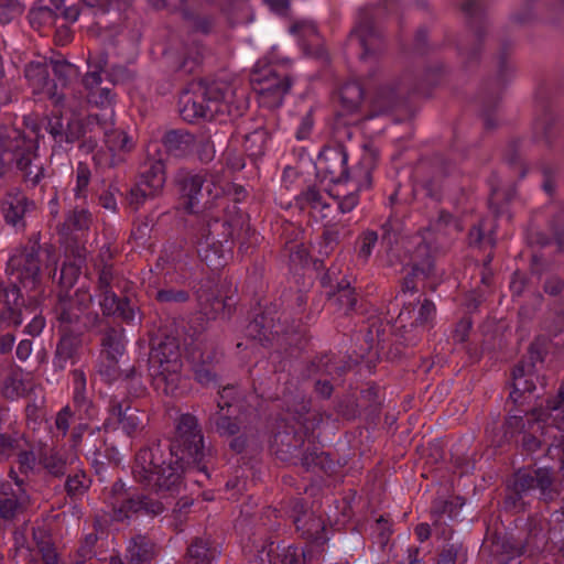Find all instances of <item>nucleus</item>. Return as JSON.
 <instances>
[{
  "instance_id": "nucleus-48",
  "label": "nucleus",
  "mask_w": 564,
  "mask_h": 564,
  "mask_svg": "<svg viewBox=\"0 0 564 564\" xmlns=\"http://www.w3.org/2000/svg\"><path fill=\"white\" fill-rule=\"evenodd\" d=\"M101 135L99 113H90L86 117L85 135L80 137L78 149L85 153H93L97 145L98 139Z\"/></svg>"
},
{
  "instance_id": "nucleus-22",
  "label": "nucleus",
  "mask_w": 564,
  "mask_h": 564,
  "mask_svg": "<svg viewBox=\"0 0 564 564\" xmlns=\"http://www.w3.org/2000/svg\"><path fill=\"white\" fill-rule=\"evenodd\" d=\"M1 213L4 221L13 227H25V214L32 210L35 205L19 188L8 191L0 202Z\"/></svg>"
},
{
  "instance_id": "nucleus-1",
  "label": "nucleus",
  "mask_w": 564,
  "mask_h": 564,
  "mask_svg": "<svg viewBox=\"0 0 564 564\" xmlns=\"http://www.w3.org/2000/svg\"><path fill=\"white\" fill-rule=\"evenodd\" d=\"M195 473L209 478L204 435L197 417L191 413L177 419L174 436L167 445L156 441L139 449L132 466L138 484L172 495L184 487L186 474Z\"/></svg>"
},
{
  "instance_id": "nucleus-3",
  "label": "nucleus",
  "mask_w": 564,
  "mask_h": 564,
  "mask_svg": "<svg viewBox=\"0 0 564 564\" xmlns=\"http://www.w3.org/2000/svg\"><path fill=\"white\" fill-rule=\"evenodd\" d=\"M563 491V480L553 467L521 468L506 484L502 509L511 514L524 513L531 507L532 492H536L540 502L550 505L557 501Z\"/></svg>"
},
{
  "instance_id": "nucleus-34",
  "label": "nucleus",
  "mask_w": 564,
  "mask_h": 564,
  "mask_svg": "<svg viewBox=\"0 0 564 564\" xmlns=\"http://www.w3.org/2000/svg\"><path fill=\"white\" fill-rule=\"evenodd\" d=\"M295 529L300 536L310 543L323 545L328 541L325 521L314 512L304 518H297Z\"/></svg>"
},
{
  "instance_id": "nucleus-31",
  "label": "nucleus",
  "mask_w": 564,
  "mask_h": 564,
  "mask_svg": "<svg viewBox=\"0 0 564 564\" xmlns=\"http://www.w3.org/2000/svg\"><path fill=\"white\" fill-rule=\"evenodd\" d=\"M192 373L194 380L204 388L218 386L215 352H200L198 357L192 354Z\"/></svg>"
},
{
  "instance_id": "nucleus-59",
  "label": "nucleus",
  "mask_w": 564,
  "mask_h": 564,
  "mask_svg": "<svg viewBox=\"0 0 564 564\" xmlns=\"http://www.w3.org/2000/svg\"><path fill=\"white\" fill-rule=\"evenodd\" d=\"M150 188L137 182L126 194V202L133 210H138L148 199H153L159 195L150 193Z\"/></svg>"
},
{
  "instance_id": "nucleus-61",
  "label": "nucleus",
  "mask_w": 564,
  "mask_h": 564,
  "mask_svg": "<svg viewBox=\"0 0 564 564\" xmlns=\"http://www.w3.org/2000/svg\"><path fill=\"white\" fill-rule=\"evenodd\" d=\"M344 113H339L333 126L332 143L326 147L346 148L345 142L354 137V129L343 120Z\"/></svg>"
},
{
  "instance_id": "nucleus-19",
  "label": "nucleus",
  "mask_w": 564,
  "mask_h": 564,
  "mask_svg": "<svg viewBox=\"0 0 564 564\" xmlns=\"http://www.w3.org/2000/svg\"><path fill=\"white\" fill-rule=\"evenodd\" d=\"M183 367L149 370L152 386L164 395L178 398L187 393L188 379L182 375Z\"/></svg>"
},
{
  "instance_id": "nucleus-7",
  "label": "nucleus",
  "mask_w": 564,
  "mask_h": 564,
  "mask_svg": "<svg viewBox=\"0 0 564 564\" xmlns=\"http://www.w3.org/2000/svg\"><path fill=\"white\" fill-rule=\"evenodd\" d=\"M304 413H299L294 416L299 427L292 425H285V427L273 437L272 447L274 448L276 457L285 463L296 465L301 463L303 455L302 447L305 443L306 437L311 432L315 430L321 420H317L316 415H310L306 406H303Z\"/></svg>"
},
{
  "instance_id": "nucleus-41",
  "label": "nucleus",
  "mask_w": 564,
  "mask_h": 564,
  "mask_svg": "<svg viewBox=\"0 0 564 564\" xmlns=\"http://www.w3.org/2000/svg\"><path fill=\"white\" fill-rule=\"evenodd\" d=\"M414 313V305L409 303L400 311L397 323L399 324L400 337L405 346H415L426 329L410 323L411 314Z\"/></svg>"
},
{
  "instance_id": "nucleus-56",
  "label": "nucleus",
  "mask_w": 564,
  "mask_h": 564,
  "mask_svg": "<svg viewBox=\"0 0 564 564\" xmlns=\"http://www.w3.org/2000/svg\"><path fill=\"white\" fill-rule=\"evenodd\" d=\"M73 379V405L74 409L78 408L80 404H86L91 399L87 394V378L83 369H74L72 372Z\"/></svg>"
},
{
  "instance_id": "nucleus-4",
  "label": "nucleus",
  "mask_w": 564,
  "mask_h": 564,
  "mask_svg": "<svg viewBox=\"0 0 564 564\" xmlns=\"http://www.w3.org/2000/svg\"><path fill=\"white\" fill-rule=\"evenodd\" d=\"M197 254L213 270L224 265V254L232 246L234 229L227 217L203 212L191 225Z\"/></svg>"
},
{
  "instance_id": "nucleus-49",
  "label": "nucleus",
  "mask_w": 564,
  "mask_h": 564,
  "mask_svg": "<svg viewBox=\"0 0 564 564\" xmlns=\"http://www.w3.org/2000/svg\"><path fill=\"white\" fill-rule=\"evenodd\" d=\"M59 17V12L39 1L30 9L28 19L34 30L53 26Z\"/></svg>"
},
{
  "instance_id": "nucleus-26",
  "label": "nucleus",
  "mask_w": 564,
  "mask_h": 564,
  "mask_svg": "<svg viewBox=\"0 0 564 564\" xmlns=\"http://www.w3.org/2000/svg\"><path fill=\"white\" fill-rule=\"evenodd\" d=\"M249 121L242 120L236 128L234 135L243 138V149L247 155L257 160L264 155L270 133L264 127H257L252 131H248Z\"/></svg>"
},
{
  "instance_id": "nucleus-44",
  "label": "nucleus",
  "mask_w": 564,
  "mask_h": 564,
  "mask_svg": "<svg viewBox=\"0 0 564 564\" xmlns=\"http://www.w3.org/2000/svg\"><path fill=\"white\" fill-rule=\"evenodd\" d=\"M364 99V88L358 82H347L339 89L341 112L345 115L356 113Z\"/></svg>"
},
{
  "instance_id": "nucleus-8",
  "label": "nucleus",
  "mask_w": 564,
  "mask_h": 564,
  "mask_svg": "<svg viewBox=\"0 0 564 564\" xmlns=\"http://www.w3.org/2000/svg\"><path fill=\"white\" fill-rule=\"evenodd\" d=\"M32 150H39L35 139L11 124L0 126V177L24 162Z\"/></svg>"
},
{
  "instance_id": "nucleus-25",
  "label": "nucleus",
  "mask_w": 564,
  "mask_h": 564,
  "mask_svg": "<svg viewBox=\"0 0 564 564\" xmlns=\"http://www.w3.org/2000/svg\"><path fill=\"white\" fill-rule=\"evenodd\" d=\"M420 88L412 85L409 76L400 82L382 85L378 88L373 98V105L379 111H388L397 107L406 93H416Z\"/></svg>"
},
{
  "instance_id": "nucleus-39",
  "label": "nucleus",
  "mask_w": 564,
  "mask_h": 564,
  "mask_svg": "<svg viewBox=\"0 0 564 564\" xmlns=\"http://www.w3.org/2000/svg\"><path fill=\"white\" fill-rule=\"evenodd\" d=\"M410 267L415 272H421L422 279H429L435 273V251L425 240H421L413 249L410 257Z\"/></svg>"
},
{
  "instance_id": "nucleus-32",
  "label": "nucleus",
  "mask_w": 564,
  "mask_h": 564,
  "mask_svg": "<svg viewBox=\"0 0 564 564\" xmlns=\"http://www.w3.org/2000/svg\"><path fill=\"white\" fill-rule=\"evenodd\" d=\"M137 182L150 188V193L160 195L166 182V166L164 161L161 158H147L141 165Z\"/></svg>"
},
{
  "instance_id": "nucleus-62",
  "label": "nucleus",
  "mask_w": 564,
  "mask_h": 564,
  "mask_svg": "<svg viewBox=\"0 0 564 564\" xmlns=\"http://www.w3.org/2000/svg\"><path fill=\"white\" fill-rule=\"evenodd\" d=\"M86 117H70L64 122L63 143L73 144L85 135Z\"/></svg>"
},
{
  "instance_id": "nucleus-16",
  "label": "nucleus",
  "mask_w": 564,
  "mask_h": 564,
  "mask_svg": "<svg viewBox=\"0 0 564 564\" xmlns=\"http://www.w3.org/2000/svg\"><path fill=\"white\" fill-rule=\"evenodd\" d=\"M102 318L117 317L128 325L141 323L142 313L137 301H134L126 290L123 293L116 294L110 299L99 303Z\"/></svg>"
},
{
  "instance_id": "nucleus-15",
  "label": "nucleus",
  "mask_w": 564,
  "mask_h": 564,
  "mask_svg": "<svg viewBox=\"0 0 564 564\" xmlns=\"http://www.w3.org/2000/svg\"><path fill=\"white\" fill-rule=\"evenodd\" d=\"M48 68L46 58L31 61L24 67V77L33 94H44L55 106L63 105L64 95L58 93V84L50 79Z\"/></svg>"
},
{
  "instance_id": "nucleus-20",
  "label": "nucleus",
  "mask_w": 564,
  "mask_h": 564,
  "mask_svg": "<svg viewBox=\"0 0 564 564\" xmlns=\"http://www.w3.org/2000/svg\"><path fill=\"white\" fill-rule=\"evenodd\" d=\"M58 341L53 356V367L63 371L67 364L75 365L82 357L84 335L70 330H58Z\"/></svg>"
},
{
  "instance_id": "nucleus-17",
  "label": "nucleus",
  "mask_w": 564,
  "mask_h": 564,
  "mask_svg": "<svg viewBox=\"0 0 564 564\" xmlns=\"http://www.w3.org/2000/svg\"><path fill=\"white\" fill-rule=\"evenodd\" d=\"M101 354L107 360L105 369L100 371L107 377H116L119 357L124 354V329L118 326H107L101 332Z\"/></svg>"
},
{
  "instance_id": "nucleus-43",
  "label": "nucleus",
  "mask_w": 564,
  "mask_h": 564,
  "mask_svg": "<svg viewBox=\"0 0 564 564\" xmlns=\"http://www.w3.org/2000/svg\"><path fill=\"white\" fill-rule=\"evenodd\" d=\"M215 431L219 436L231 437L241 432V421L239 415L234 416V411L218 410L209 417Z\"/></svg>"
},
{
  "instance_id": "nucleus-42",
  "label": "nucleus",
  "mask_w": 564,
  "mask_h": 564,
  "mask_svg": "<svg viewBox=\"0 0 564 564\" xmlns=\"http://www.w3.org/2000/svg\"><path fill=\"white\" fill-rule=\"evenodd\" d=\"M530 361H519L514 368L512 369V387L513 390L510 392V399L513 402H517V398L514 397L521 390L522 379L527 376L531 375L534 370L535 361H543L545 352L538 348L535 343L530 346Z\"/></svg>"
},
{
  "instance_id": "nucleus-54",
  "label": "nucleus",
  "mask_w": 564,
  "mask_h": 564,
  "mask_svg": "<svg viewBox=\"0 0 564 564\" xmlns=\"http://www.w3.org/2000/svg\"><path fill=\"white\" fill-rule=\"evenodd\" d=\"M128 406L131 405L124 404V401L119 400L117 397H111L108 404L109 416L104 422V429L116 430L121 426L123 424V417H126L128 413Z\"/></svg>"
},
{
  "instance_id": "nucleus-27",
  "label": "nucleus",
  "mask_w": 564,
  "mask_h": 564,
  "mask_svg": "<svg viewBox=\"0 0 564 564\" xmlns=\"http://www.w3.org/2000/svg\"><path fill=\"white\" fill-rule=\"evenodd\" d=\"M161 143L167 155L184 159L194 151L196 138L185 129H171L164 132Z\"/></svg>"
},
{
  "instance_id": "nucleus-13",
  "label": "nucleus",
  "mask_w": 564,
  "mask_h": 564,
  "mask_svg": "<svg viewBox=\"0 0 564 564\" xmlns=\"http://www.w3.org/2000/svg\"><path fill=\"white\" fill-rule=\"evenodd\" d=\"M111 505L113 519L118 522L139 516L154 518L165 510L164 505L159 499L144 494L126 495L121 500Z\"/></svg>"
},
{
  "instance_id": "nucleus-37",
  "label": "nucleus",
  "mask_w": 564,
  "mask_h": 564,
  "mask_svg": "<svg viewBox=\"0 0 564 564\" xmlns=\"http://www.w3.org/2000/svg\"><path fill=\"white\" fill-rule=\"evenodd\" d=\"M155 556V543L148 535L137 534L131 538L126 554L129 564H151Z\"/></svg>"
},
{
  "instance_id": "nucleus-47",
  "label": "nucleus",
  "mask_w": 564,
  "mask_h": 564,
  "mask_svg": "<svg viewBox=\"0 0 564 564\" xmlns=\"http://www.w3.org/2000/svg\"><path fill=\"white\" fill-rule=\"evenodd\" d=\"M91 214L85 208H74L69 210L61 225V232L69 235L76 231H87L91 225Z\"/></svg>"
},
{
  "instance_id": "nucleus-30",
  "label": "nucleus",
  "mask_w": 564,
  "mask_h": 564,
  "mask_svg": "<svg viewBox=\"0 0 564 564\" xmlns=\"http://www.w3.org/2000/svg\"><path fill=\"white\" fill-rule=\"evenodd\" d=\"M0 303H3L6 310L2 312V319L18 327L22 324V311L24 300L20 289L11 282L7 286H0Z\"/></svg>"
},
{
  "instance_id": "nucleus-23",
  "label": "nucleus",
  "mask_w": 564,
  "mask_h": 564,
  "mask_svg": "<svg viewBox=\"0 0 564 564\" xmlns=\"http://www.w3.org/2000/svg\"><path fill=\"white\" fill-rule=\"evenodd\" d=\"M488 551L496 564H507L524 553V544L502 533L488 534L482 544V552Z\"/></svg>"
},
{
  "instance_id": "nucleus-46",
  "label": "nucleus",
  "mask_w": 564,
  "mask_h": 564,
  "mask_svg": "<svg viewBox=\"0 0 564 564\" xmlns=\"http://www.w3.org/2000/svg\"><path fill=\"white\" fill-rule=\"evenodd\" d=\"M540 107L542 113L536 117L533 122V138L539 141H544L547 145H551L554 139L553 129L555 117L544 104H541Z\"/></svg>"
},
{
  "instance_id": "nucleus-6",
  "label": "nucleus",
  "mask_w": 564,
  "mask_h": 564,
  "mask_svg": "<svg viewBox=\"0 0 564 564\" xmlns=\"http://www.w3.org/2000/svg\"><path fill=\"white\" fill-rule=\"evenodd\" d=\"M375 167V160L371 155H365L357 166H348L347 148L324 147L319 152L316 169L325 180L330 183L340 184L352 182L358 187L371 185V174Z\"/></svg>"
},
{
  "instance_id": "nucleus-63",
  "label": "nucleus",
  "mask_w": 564,
  "mask_h": 564,
  "mask_svg": "<svg viewBox=\"0 0 564 564\" xmlns=\"http://www.w3.org/2000/svg\"><path fill=\"white\" fill-rule=\"evenodd\" d=\"M34 540L36 542L39 553L42 556L43 563L57 564L58 555L53 542L51 541V538L47 536L44 532H40V534L34 532Z\"/></svg>"
},
{
  "instance_id": "nucleus-38",
  "label": "nucleus",
  "mask_w": 564,
  "mask_h": 564,
  "mask_svg": "<svg viewBox=\"0 0 564 564\" xmlns=\"http://www.w3.org/2000/svg\"><path fill=\"white\" fill-rule=\"evenodd\" d=\"M301 466L306 471H322L334 475L338 468V462L329 453L319 451L316 446L307 448L301 457Z\"/></svg>"
},
{
  "instance_id": "nucleus-55",
  "label": "nucleus",
  "mask_w": 564,
  "mask_h": 564,
  "mask_svg": "<svg viewBox=\"0 0 564 564\" xmlns=\"http://www.w3.org/2000/svg\"><path fill=\"white\" fill-rule=\"evenodd\" d=\"M91 479L84 470L68 474L65 481V491L70 498L82 497L90 487Z\"/></svg>"
},
{
  "instance_id": "nucleus-14",
  "label": "nucleus",
  "mask_w": 564,
  "mask_h": 564,
  "mask_svg": "<svg viewBox=\"0 0 564 564\" xmlns=\"http://www.w3.org/2000/svg\"><path fill=\"white\" fill-rule=\"evenodd\" d=\"M40 249V245L33 242L9 259L8 265L11 269V274L24 288L33 289L39 281L41 270Z\"/></svg>"
},
{
  "instance_id": "nucleus-57",
  "label": "nucleus",
  "mask_w": 564,
  "mask_h": 564,
  "mask_svg": "<svg viewBox=\"0 0 564 564\" xmlns=\"http://www.w3.org/2000/svg\"><path fill=\"white\" fill-rule=\"evenodd\" d=\"M48 65L52 68L55 80H57L62 87H66L77 75L76 66L64 58H51Z\"/></svg>"
},
{
  "instance_id": "nucleus-36",
  "label": "nucleus",
  "mask_w": 564,
  "mask_h": 564,
  "mask_svg": "<svg viewBox=\"0 0 564 564\" xmlns=\"http://www.w3.org/2000/svg\"><path fill=\"white\" fill-rule=\"evenodd\" d=\"M39 150H32L24 162L15 167L21 173L22 182L28 188L43 187V181L46 178V170L40 162Z\"/></svg>"
},
{
  "instance_id": "nucleus-64",
  "label": "nucleus",
  "mask_w": 564,
  "mask_h": 564,
  "mask_svg": "<svg viewBox=\"0 0 564 564\" xmlns=\"http://www.w3.org/2000/svg\"><path fill=\"white\" fill-rule=\"evenodd\" d=\"M430 227L435 231L447 232L449 229L462 231L463 227L460 221L445 209H441L437 216L430 221Z\"/></svg>"
},
{
  "instance_id": "nucleus-51",
  "label": "nucleus",
  "mask_w": 564,
  "mask_h": 564,
  "mask_svg": "<svg viewBox=\"0 0 564 564\" xmlns=\"http://www.w3.org/2000/svg\"><path fill=\"white\" fill-rule=\"evenodd\" d=\"M505 162L518 173V175L523 178L527 175V166L524 161L521 158V140L520 139H511L505 150L503 153Z\"/></svg>"
},
{
  "instance_id": "nucleus-52",
  "label": "nucleus",
  "mask_w": 564,
  "mask_h": 564,
  "mask_svg": "<svg viewBox=\"0 0 564 564\" xmlns=\"http://www.w3.org/2000/svg\"><path fill=\"white\" fill-rule=\"evenodd\" d=\"M272 321L269 319L263 313L257 314L253 319L247 325L246 334L249 338L260 341L269 340L271 334Z\"/></svg>"
},
{
  "instance_id": "nucleus-33",
  "label": "nucleus",
  "mask_w": 564,
  "mask_h": 564,
  "mask_svg": "<svg viewBox=\"0 0 564 564\" xmlns=\"http://www.w3.org/2000/svg\"><path fill=\"white\" fill-rule=\"evenodd\" d=\"M219 551L210 538L196 536L187 546L183 564H213Z\"/></svg>"
},
{
  "instance_id": "nucleus-2",
  "label": "nucleus",
  "mask_w": 564,
  "mask_h": 564,
  "mask_svg": "<svg viewBox=\"0 0 564 564\" xmlns=\"http://www.w3.org/2000/svg\"><path fill=\"white\" fill-rule=\"evenodd\" d=\"M178 104L181 117L189 123L200 119L220 122L237 119L246 109L231 85L223 80L200 82L193 91H185Z\"/></svg>"
},
{
  "instance_id": "nucleus-50",
  "label": "nucleus",
  "mask_w": 564,
  "mask_h": 564,
  "mask_svg": "<svg viewBox=\"0 0 564 564\" xmlns=\"http://www.w3.org/2000/svg\"><path fill=\"white\" fill-rule=\"evenodd\" d=\"M381 245L387 250H392L404 232V221L402 218L390 215L388 219L381 225Z\"/></svg>"
},
{
  "instance_id": "nucleus-35",
  "label": "nucleus",
  "mask_w": 564,
  "mask_h": 564,
  "mask_svg": "<svg viewBox=\"0 0 564 564\" xmlns=\"http://www.w3.org/2000/svg\"><path fill=\"white\" fill-rule=\"evenodd\" d=\"M421 170L431 172V176L422 180V187L425 189L426 195L433 199L438 200L442 195V182L447 175V167L444 160L435 156L429 163H422Z\"/></svg>"
},
{
  "instance_id": "nucleus-18",
  "label": "nucleus",
  "mask_w": 564,
  "mask_h": 564,
  "mask_svg": "<svg viewBox=\"0 0 564 564\" xmlns=\"http://www.w3.org/2000/svg\"><path fill=\"white\" fill-rule=\"evenodd\" d=\"M259 404L260 398L256 391H238L234 386L223 387L218 391L217 408L220 410L248 415L256 412Z\"/></svg>"
},
{
  "instance_id": "nucleus-58",
  "label": "nucleus",
  "mask_w": 564,
  "mask_h": 564,
  "mask_svg": "<svg viewBox=\"0 0 564 564\" xmlns=\"http://www.w3.org/2000/svg\"><path fill=\"white\" fill-rule=\"evenodd\" d=\"M296 205L301 209L305 208H325L327 207V204L323 202V195L321 191L315 186L311 185L306 189L302 191L296 197H295Z\"/></svg>"
},
{
  "instance_id": "nucleus-5",
  "label": "nucleus",
  "mask_w": 564,
  "mask_h": 564,
  "mask_svg": "<svg viewBox=\"0 0 564 564\" xmlns=\"http://www.w3.org/2000/svg\"><path fill=\"white\" fill-rule=\"evenodd\" d=\"M94 296L88 288H79L74 294L57 293L54 305L57 330H70L85 335L104 324L101 314L94 311Z\"/></svg>"
},
{
  "instance_id": "nucleus-10",
  "label": "nucleus",
  "mask_w": 564,
  "mask_h": 564,
  "mask_svg": "<svg viewBox=\"0 0 564 564\" xmlns=\"http://www.w3.org/2000/svg\"><path fill=\"white\" fill-rule=\"evenodd\" d=\"M216 174L206 169L198 171L186 167L178 169L174 176V183L184 210L191 215H198L203 208L204 185L206 183L216 185Z\"/></svg>"
},
{
  "instance_id": "nucleus-29",
  "label": "nucleus",
  "mask_w": 564,
  "mask_h": 564,
  "mask_svg": "<svg viewBox=\"0 0 564 564\" xmlns=\"http://www.w3.org/2000/svg\"><path fill=\"white\" fill-rule=\"evenodd\" d=\"M99 123L104 142L109 151L129 152L132 150L133 142L128 134L123 130L115 128L112 109L109 113H99Z\"/></svg>"
},
{
  "instance_id": "nucleus-21",
  "label": "nucleus",
  "mask_w": 564,
  "mask_h": 564,
  "mask_svg": "<svg viewBox=\"0 0 564 564\" xmlns=\"http://www.w3.org/2000/svg\"><path fill=\"white\" fill-rule=\"evenodd\" d=\"M349 41L356 42L361 48V59L376 57L384 50V42L381 33L375 28L368 18L361 19L350 31Z\"/></svg>"
},
{
  "instance_id": "nucleus-60",
  "label": "nucleus",
  "mask_w": 564,
  "mask_h": 564,
  "mask_svg": "<svg viewBox=\"0 0 564 564\" xmlns=\"http://www.w3.org/2000/svg\"><path fill=\"white\" fill-rule=\"evenodd\" d=\"M392 523L388 516H380L372 527L373 542L377 543L381 550L388 546L392 535Z\"/></svg>"
},
{
  "instance_id": "nucleus-28",
  "label": "nucleus",
  "mask_w": 564,
  "mask_h": 564,
  "mask_svg": "<svg viewBox=\"0 0 564 564\" xmlns=\"http://www.w3.org/2000/svg\"><path fill=\"white\" fill-rule=\"evenodd\" d=\"M127 285L128 282L117 270H115L112 263L102 262V264L98 267V279L96 284L98 304L104 300L116 295V290H118L119 293H123Z\"/></svg>"
},
{
  "instance_id": "nucleus-9",
  "label": "nucleus",
  "mask_w": 564,
  "mask_h": 564,
  "mask_svg": "<svg viewBox=\"0 0 564 564\" xmlns=\"http://www.w3.org/2000/svg\"><path fill=\"white\" fill-rule=\"evenodd\" d=\"M488 6V0H465L462 3V11L468 19L469 28L473 31L471 37L458 45L459 55L466 67L478 62L480 57L487 28Z\"/></svg>"
},
{
  "instance_id": "nucleus-11",
  "label": "nucleus",
  "mask_w": 564,
  "mask_h": 564,
  "mask_svg": "<svg viewBox=\"0 0 564 564\" xmlns=\"http://www.w3.org/2000/svg\"><path fill=\"white\" fill-rule=\"evenodd\" d=\"M273 541L264 538L262 530L252 533L243 544V550L260 562V564H304L305 553L295 545L283 547L280 552L273 553Z\"/></svg>"
},
{
  "instance_id": "nucleus-53",
  "label": "nucleus",
  "mask_w": 564,
  "mask_h": 564,
  "mask_svg": "<svg viewBox=\"0 0 564 564\" xmlns=\"http://www.w3.org/2000/svg\"><path fill=\"white\" fill-rule=\"evenodd\" d=\"M467 556L466 549L459 541L446 542L436 560V564H457L459 561H465Z\"/></svg>"
},
{
  "instance_id": "nucleus-12",
  "label": "nucleus",
  "mask_w": 564,
  "mask_h": 564,
  "mask_svg": "<svg viewBox=\"0 0 564 564\" xmlns=\"http://www.w3.org/2000/svg\"><path fill=\"white\" fill-rule=\"evenodd\" d=\"M250 82L264 99L272 107L282 105L285 95L289 94L293 85V78L288 74L278 73L272 66L262 68L256 67L250 77Z\"/></svg>"
},
{
  "instance_id": "nucleus-45",
  "label": "nucleus",
  "mask_w": 564,
  "mask_h": 564,
  "mask_svg": "<svg viewBox=\"0 0 564 564\" xmlns=\"http://www.w3.org/2000/svg\"><path fill=\"white\" fill-rule=\"evenodd\" d=\"M511 51V45L503 43L500 47L498 55V76L492 84L494 95L491 97L492 102L496 105L498 101V95L500 94L506 82L513 75L514 67L508 59L509 53Z\"/></svg>"
},
{
  "instance_id": "nucleus-24",
  "label": "nucleus",
  "mask_w": 564,
  "mask_h": 564,
  "mask_svg": "<svg viewBox=\"0 0 564 564\" xmlns=\"http://www.w3.org/2000/svg\"><path fill=\"white\" fill-rule=\"evenodd\" d=\"M149 370L169 367H183L178 343L175 338L166 337L153 345L149 355Z\"/></svg>"
},
{
  "instance_id": "nucleus-40",
  "label": "nucleus",
  "mask_w": 564,
  "mask_h": 564,
  "mask_svg": "<svg viewBox=\"0 0 564 564\" xmlns=\"http://www.w3.org/2000/svg\"><path fill=\"white\" fill-rule=\"evenodd\" d=\"M328 301L338 312L349 315L356 311L357 294L347 279L340 280L333 292L328 293Z\"/></svg>"
}]
</instances>
